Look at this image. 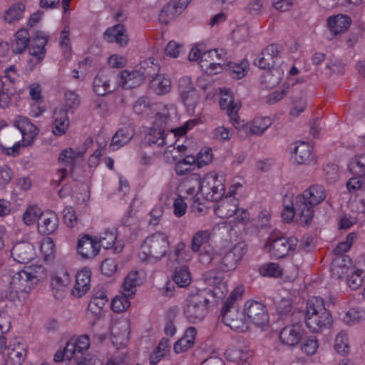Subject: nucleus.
<instances>
[{"label":"nucleus","instance_id":"obj_27","mask_svg":"<svg viewBox=\"0 0 365 365\" xmlns=\"http://www.w3.org/2000/svg\"><path fill=\"white\" fill-rule=\"evenodd\" d=\"M108 302V299L103 291L96 292L92 297L88 306L86 317L92 320L93 324L100 318L101 311Z\"/></svg>","mask_w":365,"mask_h":365},{"label":"nucleus","instance_id":"obj_16","mask_svg":"<svg viewBox=\"0 0 365 365\" xmlns=\"http://www.w3.org/2000/svg\"><path fill=\"white\" fill-rule=\"evenodd\" d=\"M13 125L21 133L24 147L31 145L38 135V128L29 118L21 115L14 120Z\"/></svg>","mask_w":365,"mask_h":365},{"label":"nucleus","instance_id":"obj_5","mask_svg":"<svg viewBox=\"0 0 365 365\" xmlns=\"http://www.w3.org/2000/svg\"><path fill=\"white\" fill-rule=\"evenodd\" d=\"M305 322L312 332H319L331 324V314L325 308L322 298L314 297L307 301Z\"/></svg>","mask_w":365,"mask_h":365},{"label":"nucleus","instance_id":"obj_24","mask_svg":"<svg viewBox=\"0 0 365 365\" xmlns=\"http://www.w3.org/2000/svg\"><path fill=\"white\" fill-rule=\"evenodd\" d=\"M48 35L41 31H36L31 37V43L28 47L29 53L35 58L37 63L44 58L45 46L48 42Z\"/></svg>","mask_w":365,"mask_h":365},{"label":"nucleus","instance_id":"obj_41","mask_svg":"<svg viewBox=\"0 0 365 365\" xmlns=\"http://www.w3.org/2000/svg\"><path fill=\"white\" fill-rule=\"evenodd\" d=\"M134 130L130 127H124L119 129L113 136L110 148L115 150L127 144L133 137Z\"/></svg>","mask_w":365,"mask_h":365},{"label":"nucleus","instance_id":"obj_26","mask_svg":"<svg viewBox=\"0 0 365 365\" xmlns=\"http://www.w3.org/2000/svg\"><path fill=\"white\" fill-rule=\"evenodd\" d=\"M303 335L304 329L302 326L296 323L287 326L281 330L279 340L284 345L294 346L299 343Z\"/></svg>","mask_w":365,"mask_h":365},{"label":"nucleus","instance_id":"obj_46","mask_svg":"<svg viewBox=\"0 0 365 365\" xmlns=\"http://www.w3.org/2000/svg\"><path fill=\"white\" fill-rule=\"evenodd\" d=\"M212 237V232L210 230H198L195 232L190 242L191 251L197 253L201 250L202 246L209 242Z\"/></svg>","mask_w":365,"mask_h":365},{"label":"nucleus","instance_id":"obj_50","mask_svg":"<svg viewBox=\"0 0 365 365\" xmlns=\"http://www.w3.org/2000/svg\"><path fill=\"white\" fill-rule=\"evenodd\" d=\"M25 5L22 3H17L11 5L4 15V19L9 24H14L24 17Z\"/></svg>","mask_w":365,"mask_h":365},{"label":"nucleus","instance_id":"obj_56","mask_svg":"<svg viewBox=\"0 0 365 365\" xmlns=\"http://www.w3.org/2000/svg\"><path fill=\"white\" fill-rule=\"evenodd\" d=\"M259 272L261 275L269 277H279L282 275V268L275 262L265 263L260 266Z\"/></svg>","mask_w":365,"mask_h":365},{"label":"nucleus","instance_id":"obj_38","mask_svg":"<svg viewBox=\"0 0 365 365\" xmlns=\"http://www.w3.org/2000/svg\"><path fill=\"white\" fill-rule=\"evenodd\" d=\"M144 79L138 71H123L120 75L119 84L124 89H130L140 86Z\"/></svg>","mask_w":365,"mask_h":365},{"label":"nucleus","instance_id":"obj_58","mask_svg":"<svg viewBox=\"0 0 365 365\" xmlns=\"http://www.w3.org/2000/svg\"><path fill=\"white\" fill-rule=\"evenodd\" d=\"M274 304L276 311L282 318L288 317L294 313L292 302L290 298H282L276 300Z\"/></svg>","mask_w":365,"mask_h":365},{"label":"nucleus","instance_id":"obj_14","mask_svg":"<svg viewBox=\"0 0 365 365\" xmlns=\"http://www.w3.org/2000/svg\"><path fill=\"white\" fill-rule=\"evenodd\" d=\"M246 253V245L240 242L235 245L227 252L220 261V267L222 272L235 270L242 257Z\"/></svg>","mask_w":365,"mask_h":365},{"label":"nucleus","instance_id":"obj_25","mask_svg":"<svg viewBox=\"0 0 365 365\" xmlns=\"http://www.w3.org/2000/svg\"><path fill=\"white\" fill-rule=\"evenodd\" d=\"M167 265L173 267L175 264H180L190 261L192 255L190 250L186 248V244L183 241L178 242L172 251L168 252Z\"/></svg>","mask_w":365,"mask_h":365},{"label":"nucleus","instance_id":"obj_23","mask_svg":"<svg viewBox=\"0 0 365 365\" xmlns=\"http://www.w3.org/2000/svg\"><path fill=\"white\" fill-rule=\"evenodd\" d=\"M100 251L98 242L88 235H84L78 241L77 252L82 259H91Z\"/></svg>","mask_w":365,"mask_h":365},{"label":"nucleus","instance_id":"obj_8","mask_svg":"<svg viewBox=\"0 0 365 365\" xmlns=\"http://www.w3.org/2000/svg\"><path fill=\"white\" fill-rule=\"evenodd\" d=\"M209 299L203 292L189 295L184 302L183 314L192 323L202 320L208 312Z\"/></svg>","mask_w":365,"mask_h":365},{"label":"nucleus","instance_id":"obj_57","mask_svg":"<svg viewBox=\"0 0 365 365\" xmlns=\"http://www.w3.org/2000/svg\"><path fill=\"white\" fill-rule=\"evenodd\" d=\"M349 170L355 175L365 177V154L356 155L349 163Z\"/></svg>","mask_w":365,"mask_h":365},{"label":"nucleus","instance_id":"obj_30","mask_svg":"<svg viewBox=\"0 0 365 365\" xmlns=\"http://www.w3.org/2000/svg\"><path fill=\"white\" fill-rule=\"evenodd\" d=\"M11 255L14 259L19 263L24 264L31 262L35 257L34 246L26 242L15 244L11 250Z\"/></svg>","mask_w":365,"mask_h":365},{"label":"nucleus","instance_id":"obj_28","mask_svg":"<svg viewBox=\"0 0 365 365\" xmlns=\"http://www.w3.org/2000/svg\"><path fill=\"white\" fill-rule=\"evenodd\" d=\"M221 98L220 100V106L221 109L227 110V113L233 124L237 123V113L240 108V103L238 101H233L229 89L226 88H220Z\"/></svg>","mask_w":365,"mask_h":365},{"label":"nucleus","instance_id":"obj_63","mask_svg":"<svg viewBox=\"0 0 365 365\" xmlns=\"http://www.w3.org/2000/svg\"><path fill=\"white\" fill-rule=\"evenodd\" d=\"M324 179L328 183L335 182L339 176L338 166L334 163L327 164L324 169Z\"/></svg>","mask_w":365,"mask_h":365},{"label":"nucleus","instance_id":"obj_45","mask_svg":"<svg viewBox=\"0 0 365 365\" xmlns=\"http://www.w3.org/2000/svg\"><path fill=\"white\" fill-rule=\"evenodd\" d=\"M143 283V279L140 277L138 272L132 271L125 277L122 291L128 297H133L136 292V287Z\"/></svg>","mask_w":365,"mask_h":365},{"label":"nucleus","instance_id":"obj_36","mask_svg":"<svg viewBox=\"0 0 365 365\" xmlns=\"http://www.w3.org/2000/svg\"><path fill=\"white\" fill-rule=\"evenodd\" d=\"M98 242L105 249L113 248L115 253L121 252L123 247L122 243L117 241L116 230L114 227L106 229L101 232Z\"/></svg>","mask_w":365,"mask_h":365},{"label":"nucleus","instance_id":"obj_52","mask_svg":"<svg viewBox=\"0 0 365 365\" xmlns=\"http://www.w3.org/2000/svg\"><path fill=\"white\" fill-rule=\"evenodd\" d=\"M173 279L180 287H185L189 285L191 282V276L188 267L187 265H182L180 267L175 268L173 275Z\"/></svg>","mask_w":365,"mask_h":365},{"label":"nucleus","instance_id":"obj_10","mask_svg":"<svg viewBox=\"0 0 365 365\" xmlns=\"http://www.w3.org/2000/svg\"><path fill=\"white\" fill-rule=\"evenodd\" d=\"M89 346V338L86 335L71 339L66 344V355L68 358H73L77 365H92L91 359L84 356Z\"/></svg>","mask_w":365,"mask_h":365},{"label":"nucleus","instance_id":"obj_31","mask_svg":"<svg viewBox=\"0 0 365 365\" xmlns=\"http://www.w3.org/2000/svg\"><path fill=\"white\" fill-rule=\"evenodd\" d=\"M58 227V217L53 212H42L38 220L39 233L48 235L53 233Z\"/></svg>","mask_w":365,"mask_h":365},{"label":"nucleus","instance_id":"obj_3","mask_svg":"<svg viewBox=\"0 0 365 365\" xmlns=\"http://www.w3.org/2000/svg\"><path fill=\"white\" fill-rule=\"evenodd\" d=\"M190 181L195 182L200 196L211 201H217L222 197L225 190V178L223 174L215 171L207 173L202 179L197 174L190 175Z\"/></svg>","mask_w":365,"mask_h":365},{"label":"nucleus","instance_id":"obj_32","mask_svg":"<svg viewBox=\"0 0 365 365\" xmlns=\"http://www.w3.org/2000/svg\"><path fill=\"white\" fill-rule=\"evenodd\" d=\"M238 207V201L232 196L220 197L215 207V214L220 218H227L234 215Z\"/></svg>","mask_w":365,"mask_h":365},{"label":"nucleus","instance_id":"obj_44","mask_svg":"<svg viewBox=\"0 0 365 365\" xmlns=\"http://www.w3.org/2000/svg\"><path fill=\"white\" fill-rule=\"evenodd\" d=\"M150 87L158 95H165L171 90V81L165 75L158 73L150 80Z\"/></svg>","mask_w":365,"mask_h":365},{"label":"nucleus","instance_id":"obj_29","mask_svg":"<svg viewBox=\"0 0 365 365\" xmlns=\"http://www.w3.org/2000/svg\"><path fill=\"white\" fill-rule=\"evenodd\" d=\"M129 324L126 321L115 323L111 328V340L116 349L125 346L129 339Z\"/></svg>","mask_w":365,"mask_h":365},{"label":"nucleus","instance_id":"obj_59","mask_svg":"<svg viewBox=\"0 0 365 365\" xmlns=\"http://www.w3.org/2000/svg\"><path fill=\"white\" fill-rule=\"evenodd\" d=\"M227 66L232 77L236 79H240L247 73L249 63L247 61L243 60L240 63L230 62L227 64Z\"/></svg>","mask_w":365,"mask_h":365},{"label":"nucleus","instance_id":"obj_9","mask_svg":"<svg viewBox=\"0 0 365 365\" xmlns=\"http://www.w3.org/2000/svg\"><path fill=\"white\" fill-rule=\"evenodd\" d=\"M298 240L294 237H276L270 236L266 242L265 247L272 256L282 258L292 254L297 248Z\"/></svg>","mask_w":365,"mask_h":365},{"label":"nucleus","instance_id":"obj_35","mask_svg":"<svg viewBox=\"0 0 365 365\" xmlns=\"http://www.w3.org/2000/svg\"><path fill=\"white\" fill-rule=\"evenodd\" d=\"M104 39L108 43L115 42L120 46H125L128 42L126 30L123 24L108 28L104 33Z\"/></svg>","mask_w":365,"mask_h":365},{"label":"nucleus","instance_id":"obj_11","mask_svg":"<svg viewBox=\"0 0 365 365\" xmlns=\"http://www.w3.org/2000/svg\"><path fill=\"white\" fill-rule=\"evenodd\" d=\"M179 95L181 101L190 115H195L196 107L199 103L200 95L195 89L191 78L182 77L179 80Z\"/></svg>","mask_w":365,"mask_h":365},{"label":"nucleus","instance_id":"obj_34","mask_svg":"<svg viewBox=\"0 0 365 365\" xmlns=\"http://www.w3.org/2000/svg\"><path fill=\"white\" fill-rule=\"evenodd\" d=\"M292 157L298 164H309L314 162L312 147L304 141L296 142Z\"/></svg>","mask_w":365,"mask_h":365},{"label":"nucleus","instance_id":"obj_19","mask_svg":"<svg viewBox=\"0 0 365 365\" xmlns=\"http://www.w3.org/2000/svg\"><path fill=\"white\" fill-rule=\"evenodd\" d=\"M191 0H172L165 5L159 15V20L162 24L168 22L179 15L185 9Z\"/></svg>","mask_w":365,"mask_h":365},{"label":"nucleus","instance_id":"obj_54","mask_svg":"<svg viewBox=\"0 0 365 365\" xmlns=\"http://www.w3.org/2000/svg\"><path fill=\"white\" fill-rule=\"evenodd\" d=\"M365 319V312L360 308H351L346 312L342 317L343 322L347 325H353Z\"/></svg>","mask_w":365,"mask_h":365},{"label":"nucleus","instance_id":"obj_60","mask_svg":"<svg viewBox=\"0 0 365 365\" xmlns=\"http://www.w3.org/2000/svg\"><path fill=\"white\" fill-rule=\"evenodd\" d=\"M42 212L36 205H30L22 215V220L26 225H34Z\"/></svg>","mask_w":365,"mask_h":365},{"label":"nucleus","instance_id":"obj_13","mask_svg":"<svg viewBox=\"0 0 365 365\" xmlns=\"http://www.w3.org/2000/svg\"><path fill=\"white\" fill-rule=\"evenodd\" d=\"M244 312L247 319L255 326L261 327L269 322L266 307L257 301L249 300L244 306Z\"/></svg>","mask_w":365,"mask_h":365},{"label":"nucleus","instance_id":"obj_37","mask_svg":"<svg viewBox=\"0 0 365 365\" xmlns=\"http://www.w3.org/2000/svg\"><path fill=\"white\" fill-rule=\"evenodd\" d=\"M83 155V152L79 150H75L72 148H67L61 151L58 160L61 165L68 167L69 172L72 173L77 160L81 158Z\"/></svg>","mask_w":365,"mask_h":365},{"label":"nucleus","instance_id":"obj_17","mask_svg":"<svg viewBox=\"0 0 365 365\" xmlns=\"http://www.w3.org/2000/svg\"><path fill=\"white\" fill-rule=\"evenodd\" d=\"M13 125L21 133L24 147L31 145L38 135V128L29 118L21 115L14 120Z\"/></svg>","mask_w":365,"mask_h":365},{"label":"nucleus","instance_id":"obj_64","mask_svg":"<svg viewBox=\"0 0 365 365\" xmlns=\"http://www.w3.org/2000/svg\"><path fill=\"white\" fill-rule=\"evenodd\" d=\"M319 347L318 341L315 336H309L302 344V351L307 355H314Z\"/></svg>","mask_w":365,"mask_h":365},{"label":"nucleus","instance_id":"obj_12","mask_svg":"<svg viewBox=\"0 0 365 365\" xmlns=\"http://www.w3.org/2000/svg\"><path fill=\"white\" fill-rule=\"evenodd\" d=\"M225 60V52L223 49H212L204 52L199 64L202 71L208 75H215L222 70V64Z\"/></svg>","mask_w":365,"mask_h":365},{"label":"nucleus","instance_id":"obj_51","mask_svg":"<svg viewBox=\"0 0 365 365\" xmlns=\"http://www.w3.org/2000/svg\"><path fill=\"white\" fill-rule=\"evenodd\" d=\"M282 216L284 221L289 222L294 219L301 225H309L312 219H307V217L301 216L297 213L296 200H294L292 207H285L282 212Z\"/></svg>","mask_w":365,"mask_h":365},{"label":"nucleus","instance_id":"obj_7","mask_svg":"<svg viewBox=\"0 0 365 365\" xmlns=\"http://www.w3.org/2000/svg\"><path fill=\"white\" fill-rule=\"evenodd\" d=\"M327 197V191L323 185L314 184L306 189L302 195L296 197L297 213L307 219L314 217V207L323 202Z\"/></svg>","mask_w":365,"mask_h":365},{"label":"nucleus","instance_id":"obj_15","mask_svg":"<svg viewBox=\"0 0 365 365\" xmlns=\"http://www.w3.org/2000/svg\"><path fill=\"white\" fill-rule=\"evenodd\" d=\"M223 272L213 269L207 272L205 276L207 284L213 287L212 289L209 290V292L217 299L224 298L228 292Z\"/></svg>","mask_w":365,"mask_h":365},{"label":"nucleus","instance_id":"obj_21","mask_svg":"<svg viewBox=\"0 0 365 365\" xmlns=\"http://www.w3.org/2000/svg\"><path fill=\"white\" fill-rule=\"evenodd\" d=\"M69 123L68 110L66 107L63 105L56 107L52 117V133L57 136L64 135L69 127Z\"/></svg>","mask_w":365,"mask_h":365},{"label":"nucleus","instance_id":"obj_42","mask_svg":"<svg viewBox=\"0 0 365 365\" xmlns=\"http://www.w3.org/2000/svg\"><path fill=\"white\" fill-rule=\"evenodd\" d=\"M9 358L15 365H21L25 360L26 349L25 344L19 339H15L8 347Z\"/></svg>","mask_w":365,"mask_h":365},{"label":"nucleus","instance_id":"obj_61","mask_svg":"<svg viewBox=\"0 0 365 365\" xmlns=\"http://www.w3.org/2000/svg\"><path fill=\"white\" fill-rule=\"evenodd\" d=\"M365 282V272L356 269L347 277V284L352 289L360 287Z\"/></svg>","mask_w":365,"mask_h":365},{"label":"nucleus","instance_id":"obj_43","mask_svg":"<svg viewBox=\"0 0 365 365\" xmlns=\"http://www.w3.org/2000/svg\"><path fill=\"white\" fill-rule=\"evenodd\" d=\"M70 283V277L67 272L58 274L52 277L51 287L54 297L62 299L65 295V288Z\"/></svg>","mask_w":365,"mask_h":365},{"label":"nucleus","instance_id":"obj_53","mask_svg":"<svg viewBox=\"0 0 365 365\" xmlns=\"http://www.w3.org/2000/svg\"><path fill=\"white\" fill-rule=\"evenodd\" d=\"M334 347L336 351L341 355L344 356L349 353V341L346 331H341L337 334L335 337Z\"/></svg>","mask_w":365,"mask_h":365},{"label":"nucleus","instance_id":"obj_48","mask_svg":"<svg viewBox=\"0 0 365 365\" xmlns=\"http://www.w3.org/2000/svg\"><path fill=\"white\" fill-rule=\"evenodd\" d=\"M272 120L268 117L256 118L251 123L244 126L246 131H250L252 134L262 135L270 125Z\"/></svg>","mask_w":365,"mask_h":365},{"label":"nucleus","instance_id":"obj_22","mask_svg":"<svg viewBox=\"0 0 365 365\" xmlns=\"http://www.w3.org/2000/svg\"><path fill=\"white\" fill-rule=\"evenodd\" d=\"M113 74L107 69L100 71L95 76L93 81V91L98 96H105L114 91L112 87L111 80Z\"/></svg>","mask_w":365,"mask_h":365},{"label":"nucleus","instance_id":"obj_4","mask_svg":"<svg viewBox=\"0 0 365 365\" xmlns=\"http://www.w3.org/2000/svg\"><path fill=\"white\" fill-rule=\"evenodd\" d=\"M243 291L242 287H236L223 304L221 311L225 324L237 331H245L248 328L245 317L242 313L239 312L236 304L242 298Z\"/></svg>","mask_w":365,"mask_h":365},{"label":"nucleus","instance_id":"obj_55","mask_svg":"<svg viewBox=\"0 0 365 365\" xmlns=\"http://www.w3.org/2000/svg\"><path fill=\"white\" fill-rule=\"evenodd\" d=\"M133 297H128L122 291L121 294L115 296L111 302L110 307L115 312L120 313L125 311L130 305V299Z\"/></svg>","mask_w":365,"mask_h":365},{"label":"nucleus","instance_id":"obj_20","mask_svg":"<svg viewBox=\"0 0 365 365\" xmlns=\"http://www.w3.org/2000/svg\"><path fill=\"white\" fill-rule=\"evenodd\" d=\"M281 51L280 45L270 44L262 51L254 63L262 69H269L276 63V59L279 56Z\"/></svg>","mask_w":365,"mask_h":365},{"label":"nucleus","instance_id":"obj_2","mask_svg":"<svg viewBox=\"0 0 365 365\" xmlns=\"http://www.w3.org/2000/svg\"><path fill=\"white\" fill-rule=\"evenodd\" d=\"M169 249V236L165 232H156L144 240L138 255L139 258L143 262L155 264L166 257Z\"/></svg>","mask_w":365,"mask_h":365},{"label":"nucleus","instance_id":"obj_62","mask_svg":"<svg viewBox=\"0 0 365 365\" xmlns=\"http://www.w3.org/2000/svg\"><path fill=\"white\" fill-rule=\"evenodd\" d=\"M40 249L46 261L49 262L53 259L55 253V245L51 238H44L41 242Z\"/></svg>","mask_w":365,"mask_h":365},{"label":"nucleus","instance_id":"obj_6","mask_svg":"<svg viewBox=\"0 0 365 365\" xmlns=\"http://www.w3.org/2000/svg\"><path fill=\"white\" fill-rule=\"evenodd\" d=\"M43 276V267L40 265L29 266L16 272L9 282V294L27 293L38 282Z\"/></svg>","mask_w":365,"mask_h":365},{"label":"nucleus","instance_id":"obj_47","mask_svg":"<svg viewBox=\"0 0 365 365\" xmlns=\"http://www.w3.org/2000/svg\"><path fill=\"white\" fill-rule=\"evenodd\" d=\"M30 35L27 29H22L19 30L14 35V40L11 45V48L15 53H21L29 47Z\"/></svg>","mask_w":365,"mask_h":365},{"label":"nucleus","instance_id":"obj_49","mask_svg":"<svg viewBox=\"0 0 365 365\" xmlns=\"http://www.w3.org/2000/svg\"><path fill=\"white\" fill-rule=\"evenodd\" d=\"M138 71L142 75L143 79L147 78L152 79L159 73L160 66L153 58H148L140 63Z\"/></svg>","mask_w":365,"mask_h":365},{"label":"nucleus","instance_id":"obj_1","mask_svg":"<svg viewBox=\"0 0 365 365\" xmlns=\"http://www.w3.org/2000/svg\"><path fill=\"white\" fill-rule=\"evenodd\" d=\"M176 115V109L173 106H165L158 112L152 121V126L145 136V142L158 147L167 144L168 133H174L175 135H182L187 130L195 125L194 121L187 122L182 127L173 129L170 123Z\"/></svg>","mask_w":365,"mask_h":365},{"label":"nucleus","instance_id":"obj_39","mask_svg":"<svg viewBox=\"0 0 365 365\" xmlns=\"http://www.w3.org/2000/svg\"><path fill=\"white\" fill-rule=\"evenodd\" d=\"M328 27L334 35L339 34L348 29L351 24L349 16L343 14L330 16L327 21Z\"/></svg>","mask_w":365,"mask_h":365},{"label":"nucleus","instance_id":"obj_40","mask_svg":"<svg viewBox=\"0 0 365 365\" xmlns=\"http://www.w3.org/2000/svg\"><path fill=\"white\" fill-rule=\"evenodd\" d=\"M283 73L284 72L280 68H269L262 74L260 83L265 88H273L279 83Z\"/></svg>","mask_w":365,"mask_h":365},{"label":"nucleus","instance_id":"obj_33","mask_svg":"<svg viewBox=\"0 0 365 365\" xmlns=\"http://www.w3.org/2000/svg\"><path fill=\"white\" fill-rule=\"evenodd\" d=\"M91 270L85 267L78 272L76 276V284L72 290V294L76 297H81L89 290L91 284Z\"/></svg>","mask_w":365,"mask_h":365},{"label":"nucleus","instance_id":"obj_18","mask_svg":"<svg viewBox=\"0 0 365 365\" xmlns=\"http://www.w3.org/2000/svg\"><path fill=\"white\" fill-rule=\"evenodd\" d=\"M13 125L21 133L24 147L31 145L38 135V128L29 118L21 115L14 120Z\"/></svg>","mask_w":365,"mask_h":365}]
</instances>
